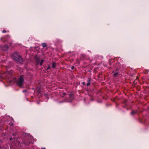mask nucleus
Listing matches in <instances>:
<instances>
[{"label": "nucleus", "instance_id": "obj_1", "mask_svg": "<svg viewBox=\"0 0 149 149\" xmlns=\"http://www.w3.org/2000/svg\"><path fill=\"white\" fill-rule=\"evenodd\" d=\"M12 58L19 63H22L23 61L22 57L17 52H15L12 55Z\"/></svg>", "mask_w": 149, "mask_h": 149}, {"label": "nucleus", "instance_id": "obj_2", "mask_svg": "<svg viewBox=\"0 0 149 149\" xmlns=\"http://www.w3.org/2000/svg\"><path fill=\"white\" fill-rule=\"evenodd\" d=\"M28 138V140H27V138L26 139H25L23 141V143L24 144L26 145H29V144L30 143L32 142L33 140V137L31 136L29 134H27Z\"/></svg>", "mask_w": 149, "mask_h": 149}, {"label": "nucleus", "instance_id": "obj_3", "mask_svg": "<svg viewBox=\"0 0 149 149\" xmlns=\"http://www.w3.org/2000/svg\"><path fill=\"white\" fill-rule=\"evenodd\" d=\"M24 77L23 75H22L20 76L17 81V83L19 86H22L24 81Z\"/></svg>", "mask_w": 149, "mask_h": 149}, {"label": "nucleus", "instance_id": "obj_4", "mask_svg": "<svg viewBox=\"0 0 149 149\" xmlns=\"http://www.w3.org/2000/svg\"><path fill=\"white\" fill-rule=\"evenodd\" d=\"M9 48L8 46L7 45H5L3 47V49L4 50H7Z\"/></svg>", "mask_w": 149, "mask_h": 149}, {"label": "nucleus", "instance_id": "obj_5", "mask_svg": "<svg viewBox=\"0 0 149 149\" xmlns=\"http://www.w3.org/2000/svg\"><path fill=\"white\" fill-rule=\"evenodd\" d=\"M91 78H89L88 80V82L86 84V85L87 86H89L91 84Z\"/></svg>", "mask_w": 149, "mask_h": 149}, {"label": "nucleus", "instance_id": "obj_6", "mask_svg": "<svg viewBox=\"0 0 149 149\" xmlns=\"http://www.w3.org/2000/svg\"><path fill=\"white\" fill-rule=\"evenodd\" d=\"M35 58L36 61L38 63H39L40 62V58L39 56H35Z\"/></svg>", "mask_w": 149, "mask_h": 149}, {"label": "nucleus", "instance_id": "obj_7", "mask_svg": "<svg viewBox=\"0 0 149 149\" xmlns=\"http://www.w3.org/2000/svg\"><path fill=\"white\" fill-rule=\"evenodd\" d=\"M42 46L43 47H47V45L46 43H42Z\"/></svg>", "mask_w": 149, "mask_h": 149}, {"label": "nucleus", "instance_id": "obj_8", "mask_svg": "<svg viewBox=\"0 0 149 149\" xmlns=\"http://www.w3.org/2000/svg\"><path fill=\"white\" fill-rule=\"evenodd\" d=\"M56 63L55 62H53L52 63V67L53 68H55L56 67Z\"/></svg>", "mask_w": 149, "mask_h": 149}, {"label": "nucleus", "instance_id": "obj_9", "mask_svg": "<svg viewBox=\"0 0 149 149\" xmlns=\"http://www.w3.org/2000/svg\"><path fill=\"white\" fill-rule=\"evenodd\" d=\"M117 65H118V66H117V68L116 69V70H119V68H120V66L119 65V64L118 63H116L115 65H116L117 66Z\"/></svg>", "mask_w": 149, "mask_h": 149}, {"label": "nucleus", "instance_id": "obj_10", "mask_svg": "<svg viewBox=\"0 0 149 149\" xmlns=\"http://www.w3.org/2000/svg\"><path fill=\"white\" fill-rule=\"evenodd\" d=\"M118 74V72L114 73V74H113V77H116Z\"/></svg>", "mask_w": 149, "mask_h": 149}, {"label": "nucleus", "instance_id": "obj_11", "mask_svg": "<svg viewBox=\"0 0 149 149\" xmlns=\"http://www.w3.org/2000/svg\"><path fill=\"white\" fill-rule=\"evenodd\" d=\"M44 62V60H42L40 62V63H39V64L40 65H42V63L43 62Z\"/></svg>", "mask_w": 149, "mask_h": 149}, {"label": "nucleus", "instance_id": "obj_12", "mask_svg": "<svg viewBox=\"0 0 149 149\" xmlns=\"http://www.w3.org/2000/svg\"><path fill=\"white\" fill-rule=\"evenodd\" d=\"M135 113L136 112L135 111H132L131 113V114L132 115H134L135 114Z\"/></svg>", "mask_w": 149, "mask_h": 149}, {"label": "nucleus", "instance_id": "obj_13", "mask_svg": "<svg viewBox=\"0 0 149 149\" xmlns=\"http://www.w3.org/2000/svg\"><path fill=\"white\" fill-rule=\"evenodd\" d=\"M2 78V75L0 73V81L1 80Z\"/></svg>", "mask_w": 149, "mask_h": 149}, {"label": "nucleus", "instance_id": "obj_14", "mask_svg": "<svg viewBox=\"0 0 149 149\" xmlns=\"http://www.w3.org/2000/svg\"><path fill=\"white\" fill-rule=\"evenodd\" d=\"M111 60H109V65H111Z\"/></svg>", "mask_w": 149, "mask_h": 149}, {"label": "nucleus", "instance_id": "obj_15", "mask_svg": "<svg viewBox=\"0 0 149 149\" xmlns=\"http://www.w3.org/2000/svg\"><path fill=\"white\" fill-rule=\"evenodd\" d=\"M2 32L3 33H5L6 32V31L5 30H3L2 31Z\"/></svg>", "mask_w": 149, "mask_h": 149}, {"label": "nucleus", "instance_id": "obj_16", "mask_svg": "<svg viewBox=\"0 0 149 149\" xmlns=\"http://www.w3.org/2000/svg\"><path fill=\"white\" fill-rule=\"evenodd\" d=\"M74 66H72L71 67V69H72V70H73V69H74Z\"/></svg>", "mask_w": 149, "mask_h": 149}, {"label": "nucleus", "instance_id": "obj_17", "mask_svg": "<svg viewBox=\"0 0 149 149\" xmlns=\"http://www.w3.org/2000/svg\"><path fill=\"white\" fill-rule=\"evenodd\" d=\"M148 72V71L146 70L144 72L145 74H147Z\"/></svg>", "mask_w": 149, "mask_h": 149}, {"label": "nucleus", "instance_id": "obj_18", "mask_svg": "<svg viewBox=\"0 0 149 149\" xmlns=\"http://www.w3.org/2000/svg\"><path fill=\"white\" fill-rule=\"evenodd\" d=\"M66 93H63V95L64 96H65L66 95Z\"/></svg>", "mask_w": 149, "mask_h": 149}, {"label": "nucleus", "instance_id": "obj_19", "mask_svg": "<svg viewBox=\"0 0 149 149\" xmlns=\"http://www.w3.org/2000/svg\"><path fill=\"white\" fill-rule=\"evenodd\" d=\"M50 67L49 66L47 68V70H48L49 69H50Z\"/></svg>", "mask_w": 149, "mask_h": 149}, {"label": "nucleus", "instance_id": "obj_20", "mask_svg": "<svg viewBox=\"0 0 149 149\" xmlns=\"http://www.w3.org/2000/svg\"><path fill=\"white\" fill-rule=\"evenodd\" d=\"M82 84H83V85H85V82H83L82 83Z\"/></svg>", "mask_w": 149, "mask_h": 149}, {"label": "nucleus", "instance_id": "obj_21", "mask_svg": "<svg viewBox=\"0 0 149 149\" xmlns=\"http://www.w3.org/2000/svg\"><path fill=\"white\" fill-rule=\"evenodd\" d=\"M10 140H12V138H10Z\"/></svg>", "mask_w": 149, "mask_h": 149}, {"label": "nucleus", "instance_id": "obj_22", "mask_svg": "<svg viewBox=\"0 0 149 149\" xmlns=\"http://www.w3.org/2000/svg\"><path fill=\"white\" fill-rule=\"evenodd\" d=\"M41 149H46V148H42Z\"/></svg>", "mask_w": 149, "mask_h": 149}, {"label": "nucleus", "instance_id": "obj_23", "mask_svg": "<svg viewBox=\"0 0 149 149\" xmlns=\"http://www.w3.org/2000/svg\"><path fill=\"white\" fill-rule=\"evenodd\" d=\"M26 134H26V133H25L24 134L25 135H26Z\"/></svg>", "mask_w": 149, "mask_h": 149}, {"label": "nucleus", "instance_id": "obj_24", "mask_svg": "<svg viewBox=\"0 0 149 149\" xmlns=\"http://www.w3.org/2000/svg\"><path fill=\"white\" fill-rule=\"evenodd\" d=\"M0 142H2V140H0Z\"/></svg>", "mask_w": 149, "mask_h": 149}, {"label": "nucleus", "instance_id": "obj_25", "mask_svg": "<svg viewBox=\"0 0 149 149\" xmlns=\"http://www.w3.org/2000/svg\"><path fill=\"white\" fill-rule=\"evenodd\" d=\"M26 91H23V92H26Z\"/></svg>", "mask_w": 149, "mask_h": 149}, {"label": "nucleus", "instance_id": "obj_26", "mask_svg": "<svg viewBox=\"0 0 149 149\" xmlns=\"http://www.w3.org/2000/svg\"><path fill=\"white\" fill-rule=\"evenodd\" d=\"M112 73H114V71H113V72H112Z\"/></svg>", "mask_w": 149, "mask_h": 149}]
</instances>
